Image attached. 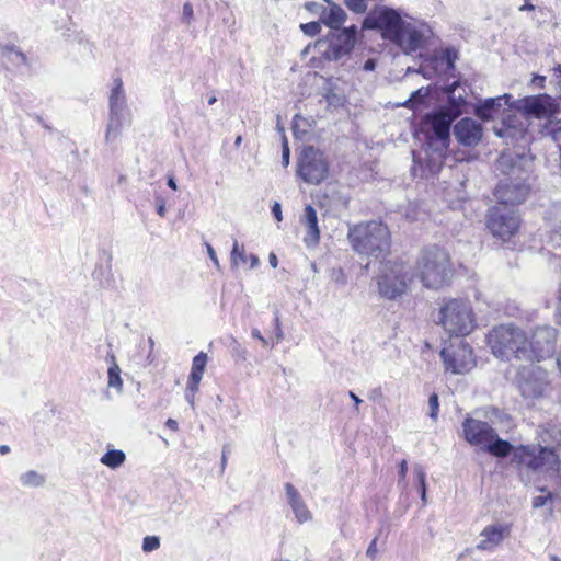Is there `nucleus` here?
<instances>
[{"label": "nucleus", "mask_w": 561, "mask_h": 561, "mask_svg": "<svg viewBox=\"0 0 561 561\" xmlns=\"http://www.w3.org/2000/svg\"><path fill=\"white\" fill-rule=\"evenodd\" d=\"M5 54H7V57L11 61H13L18 65H25V66L30 65V61H28V58L26 57V55L14 46L5 47Z\"/></svg>", "instance_id": "nucleus-33"}, {"label": "nucleus", "mask_w": 561, "mask_h": 561, "mask_svg": "<svg viewBox=\"0 0 561 561\" xmlns=\"http://www.w3.org/2000/svg\"><path fill=\"white\" fill-rule=\"evenodd\" d=\"M248 256L249 255H247L244 247L239 245V242L234 240L230 253L231 266L238 267L240 264L247 263Z\"/></svg>", "instance_id": "nucleus-31"}, {"label": "nucleus", "mask_w": 561, "mask_h": 561, "mask_svg": "<svg viewBox=\"0 0 561 561\" xmlns=\"http://www.w3.org/2000/svg\"><path fill=\"white\" fill-rule=\"evenodd\" d=\"M203 374L204 373H202V371L192 369L187 381L199 383L202 380Z\"/></svg>", "instance_id": "nucleus-47"}, {"label": "nucleus", "mask_w": 561, "mask_h": 561, "mask_svg": "<svg viewBox=\"0 0 561 561\" xmlns=\"http://www.w3.org/2000/svg\"><path fill=\"white\" fill-rule=\"evenodd\" d=\"M126 460V455L119 449H108L101 458L100 462L110 469L119 468Z\"/></svg>", "instance_id": "nucleus-28"}, {"label": "nucleus", "mask_w": 561, "mask_h": 561, "mask_svg": "<svg viewBox=\"0 0 561 561\" xmlns=\"http://www.w3.org/2000/svg\"><path fill=\"white\" fill-rule=\"evenodd\" d=\"M376 553H377V538H375L370 542V545L366 551V556L369 557L370 559H374L376 557Z\"/></svg>", "instance_id": "nucleus-46"}, {"label": "nucleus", "mask_w": 561, "mask_h": 561, "mask_svg": "<svg viewBox=\"0 0 561 561\" xmlns=\"http://www.w3.org/2000/svg\"><path fill=\"white\" fill-rule=\"evenodd\" d=\"M160 547V539L157 536H146L142 540V550L152 552Z\"/></svg>", "instance_id": "nucleus-35"}, {"label": "nucleus", "mask_w": 561, "mask_h": 561, "mask_svg": "<svg viewBox=\"0 0 561 561\" xmlns=\"http://www.w3.org/2000/svg\"><path fill=\"white\" fill-rule=\"evenodd\" d=\"M207 253H208V256L209 259L213 261V263L219 267V261H218V257L216 255V252L214 250V248L210 245V244H207Z\"/></svg>", "instance_id": "nucleus-48"}, {"label": "nucleus", "mask_w": 561, "mask_h": 561, "mask_svg": "<svg viewBox=\"0 0 561 561\" xmlns=\"http://www.w3.org/2000/svg\"><path fill=\"white\" fill-rule=\"evenodd\" d=\"M345 4L351 11L356 13H363L367 8L366 0H345Z\"/></svg>", "instance_id": "nucleus-38"}, {"label": "nucleus", "mask_w": 561, "mask_h": 561, "mask_svg": "<svg viewBox=\"0 0 561 561\" xmlns=\"http://www.w3.org/2000/svg\"><path fill=\"white\" fill-rule=\"evenodd\" d=\"M438 323L449 335L466 336L477 327V319L470 301L454 298L440 307Z\"/></svg>", "instance_id": "nucleus-8"}, {"label": "nucleus", "mask_w": 561, "mask_h": 561, "mask_svg": "<svg viewBox=\"0 0 561 561\" xmlns=\"http://www.w3.org/2000/svg\"><path fill=\"white\" fill-rule=\"evenodd\" d=\"M430 33L431 30L425 23L409 18L391 44L400 48L403 54L410 55L424 48Z\"/></svg>", "instance_id": "nucleus-16"}, {"label": "nucleus", "mask_w": 561, "mask_h": 561, "mask_svg": "<svg viewBox=\"0 0 561 561\" xmlns=\"http://www.w3.org/2000/svg\"><path fill=\"white\" fill-rule=\"evenodd\" d=\"M20 481L24 486L38 488L45 483V477L35 470H28L20 476Z\"/></svg>", "instance_id": "nucleus-30"}, {"label": "nucleus", "mask_w": 561, "mask_h": 561, "mask_svg": "<svg viewBox=\"0 0 561 561\" xmlns=\"http://www.w3.org/2000/svg\"><path fill=\"white\" fill-rule=\"evenodd\" d=\"M553 499V494L548 492L546 495H539V496H536L534 497L533 500V506L535 508H539V507H542L545 506L549 501H551Z\"/></svg>", "instance_id": "nucleus-42"}, {"label": "nucleus", "mask_w": 561, "mask_h": 561, "mask_svg": "<svg viewBox=\"0 0 561 561\" xmlns=\"http://www.w3.org/2000/svg\"><path fill=\"white\" fill-rule=\"evenodd\" d=\"M408 471L407 460H402L400 463V479H404Z\"/></svg>", "instance_id": "nucleus-55"}, {"label": "nucleus", "mask_w": 561, "mask_h": 561, "mask_svg": "<svg viewBox=\"0 0 561 561\" xmlns=\"http://www.w3.org/2000/svg\"><path fill=\"white\" fill-rule=\"evenodd\" d=\"M248 259L250 260V268H255L256 266H259L260 260L256 255L250 254Z\"/></svg>", "instance_id": "nucleus-54"}, {"label": "nucleus", "mask_w": 561, "mask_h": 561, "mask_svg": "<svg viewBox=\"0 0 561 561\" xmlns=\"http://www.w3.org/2000/svg\"><path fill=\"white\" fill-rule=\"evenodd\" d=\"M508 536L510 527L507 525H489L480 533L481 539L477 545V549L482 551H493Z\"/></svg>", "instance_id": "nucleus-21"}, {"label": "nucleus", "mask_w": 561, "mask_h": 561, "mask_svg": "<svg viewBox=\"0 0 561 561\" xmlns=\"http://www.w3.org/2000/svg\"><path fill=\"white\" fill-rule=\"evenodd\" d=\"M304 224L307 227V236L305 237V243L307 247L316 245L320 239V230L318 227V217L316 209L308 205L305 208Z\"/></svg>", "instance_id": "nucleus-25"}, {"label": "nucleus", "mask_w": 561, "mask_h": 561, "mask_svg": "<svg viewBox=\"0 0 561 561\" xmlns=\"http://www.w3.org/2000/svg\"><path fill=\"white\" fill-rule=\"evenodd\" d=\"M131 114L126 104V96L121 79L115 80V85L110 95V118L105 133L106 142L115 140L122 128L130 124Z\"/></svg>", "instance_id": "nucleus-13"}, {"label": "nucleus", "mask_w": 561, "mask_h": 561, "mask_svg": "<svg viewBox=\"0 0 561 561\" xmlns=\"http://www.w3.org/2000/svg\"><path fill=\"white\" fill-rule=\"evenodd\" d=\"M511 99V94H503L497 98L485 99L476 108V114L483 121H490L493 118L494 113H497L503 104H508Z\"/></svg>", "instance_id": "nucleus-24"}, {"label": "nucleus", "mask_w": 561, "mask_h": 561, "mask_svg": "<svg viewBox=\"0 0 561 561\" xmlns=\"http://www.w3.org/2000/svg\"><path fill=\"white\" fill-rule=\"evenodd\" d=\"M520 226V216L514 207L494 205L486 215V228L490 233L502 241L514 237Z\"/></svg>", "instance_id": "nucleus-12"}, {"label": "nucleus", "mask_w": 561, "mask_h": 561, "mask_svg": "<svg viewBox=\"0 0 561 561\" xmlns=\"http://www.w3.org/2000/svg\"><path fill=\"white\" fill-rule=\"evenodd\" d=\"M457 58L458 55L454 48H446L443 53V61L446 64V69H454Z\"/></svg>", "instance_id": "nucleus-36"}, {"label": "nucleus", "mask_w": 561, "mask_h": 561, "mask_svg": "<svg viewBox=\"0 0 561 561\" xmlns=\"http://www.w3.org/2000/svg\"><path fill=\"white\" fill-rule=\"evenodd\" d=\"M410 16L400 11L380 5L374 8L364 19L363 27L379 31L385 41L392 42Z\"/></svg>", "instance_id": "nucleus-9"}, {"label": "nucleus", "mask_w": 561, "mask_h": 561, "mask_svg": "<svg viewBox=\"0 0 561 561\" xmlns=\"http://www.w3.org/2000/svg\"><path fill=\"white\" fill-rule=\"evenodd\" d=\"M268 262H270L272 267H274V268L277 267L278 260H277V256L274 253H270Z\"/></svg>", "instance_id": "nucleus-59"}, {"label": "nucleus", "mask_w": 561, "mask_h": 561, "mask_svg": "<svg viewBox=\"0 0 561 561\" xmlns=\"http://www.w3.org/2000/svg\"><path fill=\"white\" fill-rule=\"evenodd\" d=\"M534 9H535V7L531 3H529V1H525V4L523 7H520L522 11L523 10H529L530 11V10H534Z\"/></svg>", "instance_id": "nucleus-62"}, {"label": "nucleus", "mask_w": 561, "mask_h": 561, "mask_svg": "<svg viewBox=\"0 0 561 561\" xmlns=\"http://www.w3.org/2000/svg\"><path fill=\"white\" fill-rule=\"evenodd\" d=\"M557 342V330L550 325L537 327L527 334L526 360L540 362L553 355Z\"/></svg>", "instance_id": "nucleus-15"}, {"label": "nucleus", "mask_w": 561, "mask_h": 561, "mask_svg": "<svg viewBox=\"0 0 561 561\" xmlns=\"http://www.w3.org/2000/svg\"><path fill=\"white\" fill-rule=\"evenodd\" d=\"M272 214L273 216L275 217V219L277 221H282L283 217H282V207H280V204L278 202H275L272 206Z\"/></svg>", "instance_id": "nucleus-45"}, {"label": "nucleus", "mask_w": 561, "mask_h": 561, "mask_svg": "<svg viewBox=\"0 0 561 561\" xmlns=\"http://www.w3.org/2000/svg\"><path fill=\"white\" fill-rule=\"evenodd\" d=\"M457 116H459L458 110L454 113L440 111L433 115H427L426 121L430 126L428 135L450 137V125Z\"/></svg>", "instance_id": "nucleus-22"}, {"label": "nucleus", "mask_w": 561, "mask_h": 561, "mask_svg": "<svg viewBox=\"0 0 561 561\" xmlns=\"http://www.w3.org/2000/svg\"><path fill=\"white\" fill-rule=\"evenodd\" d=\"M348 396L355 403V411L359 412V405L363 402L362 399H359L353 391H350Z\"/></svg>", "instance_id": "nucleus-53"}, {"label": "nucleus", "mask_w": 561, "mask_h": 561, "mask_svg": "<svg viewBox=\"0 0 561 561\" xmlns=\"http://www.w3.org/2000/svg\"><path fill=\"white\" fill-rule=\"evenodd\" d=\"M450 137L448 136H427L426 144V168L431 174H436L442 169Z\"/></svg>", "instance_id": "nucleus-19"}, {"label": "nucleus", "mask_w": 561, "mask_h": 561, "mask_svg": "<svg viewBox=\"0 0 561 561\" xmlns=\"http://www.w3.org/2000/svg\"><path fill=\"white\" fill-rule=\"evenodd\" d=\"M111 365L107 369V387L115 389L117 392L123 390V380L121 377V368L115 360L114 355L110 356Z\"/></svg>", "instance_id": "nucleus-27"}, {"label": "nucleus", "mask_w": 561, "mask_h": 561, "mask_svg": "<svg viewBox=\"0 0 561 561\" xmlns=\"http://www.w3.org/2000/svg\"><path fill=\"white\" fill-rule=\"evenodd\" d=\"M527 333L519 327L508 323L494 327L488 334L492 354L503 360L512 358L526 360Z\"/></svg>", "instance_id": "nucleus-5"}, {"label": "nucleus", "mask_w": 561, "mask_h": 561, "mask_svg": "<svg viewBox=\"0 0 561 561\" xmlns=\"http://www.w3.org/2000/svg\"><path fill=\"white\" fill-rule=\"evenodd\" d=\"M198 387H199V383L187 381L186 391L196 393L198 391Z\"/></svg>", "instance_id": "nucleus-57"}, {"label": "nucleus", "mask_w": 561, "mask_h": 561, "mask_svg": "<svg viewBox=\"0 0 561 561\" xmlns=\"http://www.w3.org/2000/svg\"><path fill=\"white\" fill-rule=\"evenodd\" d=\"M413 273L426 288L443 287L451 276L448 253L438 247L424 249L413 266Z\"/></svg>", "instance_id": "nucleus-3"}, {"label": "nucleus", "mask_w": 561, "mask_h": 561, "mask_svg": "<svg viewBox=\"0 0 561 561\" xmlns=\"http://www.w3.org/2000/svg\"><path fill=\"white\" fill-rule=\"evenodd\" d=\"M561 449V430L554 425L539 432V446H519L513 450V462L534 472L557 471Z\"/></svg>", "instance_id": "nucleus-1"}, {"label": "nucleus", "mask_w": 561, "mask_h": 561, "mask_svg": "<svg viewBox=\"0 0 561 561\" xmlns=\"http://www.w3.org/2000/svg\"><path fill=\"white\" fill-rule=\"evenodd\" d=\"M454 135L460 145L474 147L482 139L483 128L476 119L466 117L454 126Z\"/></svg>", "instance_id": "nucleus-20"}, {"label": "nucleus", "mask_w": 561, "mask_h": 561, "mask_svg": "<svg viewBox=\"0 0 561 561\" xmlns=\"http://www.w3.org/2000/svg\"><path fill=\"white\" fill-rule=\"evenodd\" d=\"M275 325H276V337L279 341L283 337V331L280 329V322H279L278 317L275 318Z\"/></svg>", "instance_id": "nucleus-58"}, {"label": "nucleus", "mask_w": 561, "mask_h": 561, "mask_svg": "<svg viewBox=\"0 0 561 561\" xmlns=\"http://www.w3.org/2000/svg\"><path fill=\"white\" fill-rule=\"evenodd\" d=\"M346 13L337 4H331L321 12V22L334 31H340V26L345 21Z\"/></svg>", "instance_id": "nucleus-26"}, {"label": "nucleus", "mask_w": 561, "mask_h": 561, "mask_svg": "<svg viewBox=\"0 0 561 561\" xmlns=\"http://www.w3.org/2000/svg\"><path fill=\"white\" fill-rule=\"evenodd\" d=\"M414 473L416 476L420 486H426V474L423 468L419 465L414 466Z\"/></svg>", "instance_id": "nucleus-43"}, {"label": "nucleus", "mask_w": 561, "mask_h": 561, "mask_svg": "<svg viewBox=\"0 0 561 561\" xmlns=\"http://www.w3.org/2000/svg\"><path fill=\"white\" fill-rule=\"evenodd\" d=\"M167 427L176 432L179 430L178 422L173 419H168L165 422Z\"/></svg>", "instance_id": "nucleus-56"}, {"label": "nucleus", "mask_w": 561, "mask_h": 561, "mask_svg": "<svg viewBox=\"0 0 561 561\" xmlns=\"http://www.w3.org/2000/svg\"><path fill=\"white\" fill-rule=\"evenodd\" d=\"M168 186H169V187H171V188H172V190H174V191L178 188L176 183H175V180H174V178H173V176L169 178V180H168Z\"/></svg>", "instance_id": "nucleus-61"}, {"label": "nucleus", "mask_w": 561, "mask_h": 561, "mask_svg": "<svg viewBox=\"0 0 561 561\" xmlns=\"http://www.w3.org/2000/svg\"><path fill=\"white\" fill-rule=\"evenodd\" d=\"M157 213L160 217L165 216V204H164V201L161 198L158 201Z\"/></svg>", "instance_id": "nucleus-51"}, {"label": "nucleus", "mask_w": 561, "mask_h": 561, "mask_svg": "<svg viewBox=\"0 0 561 561\" xmlns=\"http://www.w3.org/2000/svg\"><path fill=\"white\" fill-rule=\"evenodd\" d=\"M516 383L522 396L527 399L542 398L551 389L547 370L534 364L518 370Z\"/></svg>", "instance_id": "nucleus-14"}, {"label": "nucleus", "mask_w": 561, "mask_h": 561, "mask_svg": "<svg viewBox=\"0 0 561 561\" xmlns=\"http://www.w3.org/2000/svg\"><path fill=\"white\" fill-rule=\"evenodd\" d=\"M251 334L254 339H257L262 343L263 346L267 345V341L262 336L259 329H253Z\"/></svg>", "instance_id": "nucleus-49"}, {"label": "nucleus", "mask_w": 561, "mask_h": 561, "mask_svg": "<svg viewBox=\"0 0 561 561\" xmlns=\"http://www.w3.org/2000/svg\"><path fill=\"white\" fill-rule=\"evenodd\" d=\"M195 392L185 391V400L191 405L192 409H194L195 405Z\"/></svg>", "instance_id": "nucleus-52"}, {"label": "nucleus", "mask_w": 561, "mask_h": 561, "mask_svg": "<svg viewBox=\"0 0 561 561\" xmlns=\"http://www.w3.org/2000/svg\"><path fill=\"white\" fill-rule=\"evenodd\" d=\"M462 434L470 445L496 457H505L513 450V446L507 440L501 439L488 422L474 417L463 420Z\"/></svg>", "instance_id": "nucleus-6"}, {"label": "nucleus", "mask_w": 561, "mask_h": 561, "mask_svg": "<svg viewBox=\"0 0 561 561\" xmlns=\"http://www.w3.org/2000/svg\"><path fill=\"white\" fill-rule=\"evenodd\" d=\"M285 492H286L288 504L290 505L297 522L302 524V523L310 520L312 517V514L309 511V508L307 507L301 495L294 488V485L290 483H286Z\"/></svg>", "instance_id": "nucleus-23"}, {"label": "nucleus", "mask_w": 561, "mask_h": 561, "mask_svg": "<svg viewBox=\"0 0 561 561\" xmlns=\"http://www.w3.org/2000/svg\"><path fill=\"white\" fill-rule=\"evenodd\" d=\"M10 451V447L8 445L0 446V454L5 455Z\"/></svg>", "instance_id": "nucleus-63"}, {"label": "nucleus", "mask_w": 561, "mask_h": 561, "mask_svg": "<svg viewBox=\"0 0 561 561\" xmlns=\"http://www.w3.org/2000/svg\"><path fill=\"white\" fill-rule=\"evenodd\" d=\"M458 88H459V83L458 82H454L449 87L448 93H449L450 106L446 111L449 112V113H454L456 110H458L459 111V115H460L461 114V106H463L466 104V100H465V96L462 94L456 95V92H457Z\"/></svg>", "instance_id": "nucleus-29"}, {"label": "nucleus", "mask_w": 561, "mask_h": 561, "mask_svg": "<svg viewBox=\"0 0 561 561\" xmlns=\"http://www.w3.org/2000/svg\"><path fill=\"white\" fill-rule=\"evenodd\" d=\"M421 489V499L423 502L426 501V486H420Z\"/></svg>", "instance_id": "nucleus-64"}, {"label": "nucleus", "mask_w": 561, "mask_h": 561, "mask_svg": "<svg viewBox=\"0 0 561 561\" xmlns=\"http://www.w3.org/2000/svg\"><path fill=\"white\" fill-rule=\"evenodd\" d=\"M414 278L413 266L409 263L387 262L376 277L378 293L385 299L394 300L408 293Z\"/></svg>", "instance_id": "nucleus-7"}, {"label": "nucleus", "mask_w": 561, "mask_h": 561, "mask_svg": "<svg viewBox=\"0 0 561 561\" xmlns=\"http://www.w3.org/2000/svg\"><path fill=\"white\" fill-rule=\"evenodd\" d=\"M297 175L311 185L322 183L329 175V162L324 153L313 146L305 147L298 158Z\"/></svg>", "instance_id": "nucleus-11"}, {"label": "nucleus", "mask_w": 561, "mask_h": 561, "mask_svg": "<svg viewBox=\"0 0 561 561\" xmlns=\"http://www.w3.org/2000/svg\"><path fill=\"white\" fill-rule=\"evenodd\" d=\"M356 26L331 32L327 37L318 39L313 49L325 60H339L348 55L356 42Z\"/></svg>", "instance_id": "nucleus-10"}, {"label": "nucleus", "mask_w": 561, "mask_h": 561, "mask_svg": "<svg viewBox=\"0 0 561 561\" xmlns=\"http://www.w3.org/2000/svg\"><path fill=\"white\" fill-rule=\"evenodd\" d=\"M510 106L529 119H551L559 112L556 100L547 94L524 98L515 101Z\"/></svg>", "instance_id": "nucleus-17"}, {"label": "nucleus", "mask_w": 561, "mask_h": 561, "mask_svg": "<svg viewBox=\"0 0 561 561\" xmlns=\"http://www.w3.org/2000/svg\"><path fill=\"white\" fill-rule=\"evenodd\" d=\"M440 356L445 369L453 374H466L476 366L472 348L463 342L443 348Z\"/></svg>", "instance_id": "nucleus-18"}, {"label": "nucleus", "mask_w": 561, "mask_h": 561, "mask_svg": "<svg viewBox=\"0 0 561 561\" xmlns=\"http://www.w3.org/2000/svg\"><path fill=\"white\" fill-rule=\"evenodd\" d=\"M289 154H290V152H289L287 141H284L283 152H282V160H283L284 167H287L289 164Z\"/></svg>", "instance_id": "nucleus-44"}, {"label": "nucleus", "mask_w": 561, "mask_h": 561, "mask_svg": "<svg viewBox=\"0 0 561 561\" xmlns=\"http://www.w3.org/2000/svg\"><path fill=\"white\" fill-rule=\"evenodd\" d=\"M430 91L428 88H420L419 90L414 91L410 99L407 100L402 105L411 108H416L425 98H427Z\"/></svg>", "instance_id": "nucleus-32"}, {"label": "nucleus", "mask_w": 561, "mask_h": 561, "mask_svg": "<svg viewBox=\"0 0 561 561\" xmlns=\"http://www.w3.org/2000/svg\"><path fill=\"white\" fill-rule=\"evenodd\" d=\"M181 21L186 26H190L193 23V21H194V10H193L192 3L185 2L183 4Z\"/></svg>", "instance_id": "nucleus-37"}, {"label": "nucleus", "mask_w": 561, "mask_h": 561, "mask_svg": "<svg viewBox=\"0 0 561 561\" xmlns=\"http://www.w3.org/2000/svg\"><path fill=\"white\" fill-rule=\"evenodd\" d=\"M348 239L354 251L364 255L379 257L390 248V232L378 221L354 226L350 229Z\"/></svg>", "instance_id": "nucleus-4"}, {"label": "nucleus", "mask_w": 561, "mask_h": 561, "mask_svg": "<svg viewBox=\"0 0 561 561\" xmlns=\"http://www.w3.org/2000/svg\"><path fill=\"white\" fill-rule=\"evenodd\" d=\"M300 27L302 32L309 36H314L321 31L319 22H309L306 24H301Z\"/></svg>", "instance_id": "nucleus-41"}, {"label": "nucleus", "mask_w": 561, "mask_h": 561, "mask_svg": "<svg viewBox=\"0 0 561 561\" xmlns=\"http://www.w3.org/2000/svg\"><path fill=\"white\" fill-rule=\"evenodd\" d=\"M428 405H430V416L433 420H436L437 415H438V411H439L438 396L436 393H433L430 396Z\"/></svg>", "instance_id": "nucleus-40"}, {"label": "nucleus", "mask_w": 561, "mask_h": 561, "mask_svg": "<svg viewBox=\"0 0 561 561\" xmlns=\"http://www.w3.org/2000/svg\"><path fill=\"white\" fill-rule=\"evenodd\" d=\"M494 133L500 138L513 139L515 137L516 133H518V130L515 127L503 123V125L501 127L494 128Z\"/></svg>", "instance_id": "nucleus-34"}, {"label": "nucleus", "mask_w": 561, "mask_h": 561, "mask_svg": "<svg viewBox=\"0 0 561 561\" xmlns=\"http://www.w3.org/2000/svg\"><path fill=\"white\" fill-rule=\"evenodd\" d=\"M206 363L207 355L205 353H199L193 359L192 369L204 373Z\"/></svg>", "instance_id": "nucleus-39"}, {"label": "nucleus", "mask_w": 561, "mask_h": 561, "mask_svg": "<svg viewBox=\"0 0 561 561\" xmlns=\"http://www.w3.org/2000/svg\"><path fill=\"white\" fill-rule=\"evenodd\" d=\"M376 68V60L370 58L368 60L365 61L364 66H363V69L365 71H374Z\"/></svg>", "instance_id": "nucleus-50"}, {"label": "nucleus", "mask_w": 561, "mask_h": 561, "mask_svg": "<svg viewBox=\"0 0 561 561\" xmlns=\"http://www.w3.org/2000/svg\"><path fill=\"white\" fill-rule=\"evenodd\" d=\"M497 170L507 178L500 181L494 195L497 204L507 207L522 204L529 192L526 185V171L520 165V161H515L510 153H503L497 160Z\"/></svg>", "instance_id": "nucleus-2"}, {"label": "nucleus", "mask_w": 561, "mask_h": 561, "mask_svg": "<svg viewBox=\"0 0 561 561\" xmlns=\"http://www.w3.org/2000/svg\"><path fill=\"white\" fill-rule=\"evenodd\" d=\"M557 318H558L559 322L561 323V295L559 297V301L557 305Z\"/></svg>", "instance_id": "nucleus-60"}]
</instances>
